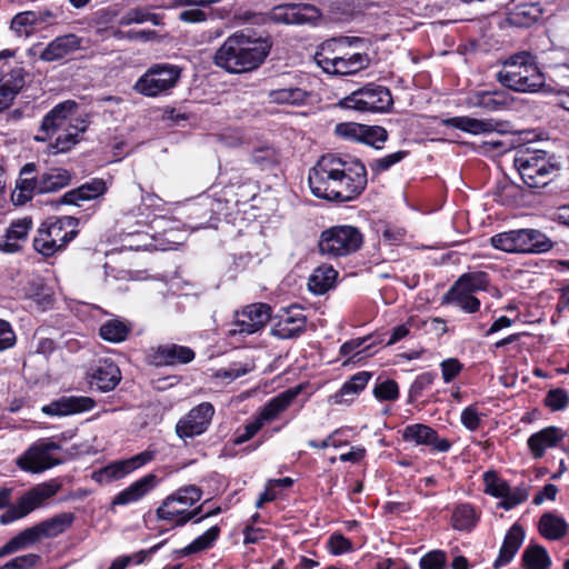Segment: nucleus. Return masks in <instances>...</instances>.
Here are the masks:
<instances>
[{
  "label": "nucleus",
  "mask_w": 569,
  "mask_h": 569,
  "mask_svg": "<svg viewBox=\"0 0 569 569\" xmlns=\"http://www.w3.org/2000/svg\"><path fill=\"white\" fill-rule=\"evenodd\" d=\"M309 187L313 196L338 202L355 199L367 186V170L358 159L322 156L309 171Z\"/></svg>",
  "instance_id": "f257e3e1"
},
{
  "label": "nucleus",
  "mask_w": 569,
  "mask_h": 569,
  "mask_svg": "<svg viewBox=\"0 0 569 569\" xmlns=\"http://www.w3.org/2000/svg\"><path fill=\"white\" fill-rule=\"evenodd\" d=\"M271 47L272 43L269 38L237 31L219 47L214 53L213 62L228 73L251 72L264 62Z\"/></svg>",
  "instance_id": "f03ea898"
},
{
  "label": "nucleus",
  "mask_w": 569,
  "mask_h": 569,
  "mask_svg": "<svg viewBox=\"0 0 569 569\" xmlns=\"http://www.w3.org/2000/svg\"><path fill=\"white\" fill-rule=\"evenodd\" d=\"M363 42L358 37L332 38L320 44L315 61L327 73L337 76L356 74L370 64L366 52L352 51Z\"/></svg>",
  "instance_id": "7ed1b4c3"
},
{
  "label": "nucleus",
  "mask_w": 569,
  "mask_h": 569,
  "mask_svg": "<svg viewBox=\"0 0 569 569\" xmlns=\"http://www.w3.org/2000/svg\"><path fill=\"white\" fill-rule=\"evenodd\" d=\"M496 79L502 87L516 92H536L545 84L543 73L535 57L527 51L506 59Z\"/></svg>",
  "instance_id": "20e7f679"
},
{
  "label": "nucleus",
  "mask_w": 569,
  "mask_h": 569,
  "mask_svg": "<svg viewBox=\"0 0 569 569\" xmlns=\"http://www.w3.org/2000/svg\"><path fill=\"white\" fill-rule=\"evenodd\" d=\"M78 219L64 216L49 219L38 229L33 239V248L43 257H51L66 249L68 243L78 234Z\"/></svg>",
  "instance_id": "39448f33"
},
{
  "label": "nucleus",
  "mask_w": 569,
  "mask_h": 569,
  "mask_svg": "<svg viewBox=\"0 0 569 569\" xmlns=\"http://www.w3.org/2000/svg\"><path fill=\"white\" fill-rule=\"evenodd\" d=\"M513 163L523 183L529 188L546 186L556 169L546 151L528 148L517 150Z\"/></svg>",
  "instance_id": "423d86ee"
},
{
  "label": "nucleus",
  "mask_w": 569,
  "mask_h": 569,
  "mask_svg": "<svg viewBox=\"0 0 569 569\" xmlns=\"http://www.w3.org/2000/svg\"><path fill=\"white\" fill-rule=\"evenodd\" d=\"M493 248L505 252H546L552 248L550 239L536 229H516L495 234Z\"/></svg>",
  "instance_id": "0eeeda50"
},
{
  "label": "nucleus",
  "mask_w": 569,
  "mask_h": 569,
  "mask_svg": "<svg viewBox=\"0 0 569 569\" xmlns=\"http://www.w3.org/2000/svg\"><path fill=\"white\" fill-rule=\"evenodd\" d=\"M362 242L363 236L358 228L341 224L323 230L319 237L318 248L322 256L338 258L356 252Z\"/></svg>",
  "instance_id": "6e6552de"
},
{
  "label": "nucleus",
  "mask_w": 569,
  "mask_h": 569,
  "mask_svg": "<svg viewBox=\"0 0 569 569\" xmlns=\"http://www.w3.org/2000/svg\"><path fill=\"white\" fill-rule=\"evenodd\" d=\"M181 69L176 64L158 63L150 67L133 84V90L144 97L154 98L176 87Z\"/></svg>",
  "instance_id": "1a4fd4ad"
},
{
  "label": "nucleus",
  "mask_w": 569,
  "mask_h": 569,
  "mask_svg": "<svg viewBox=\"0 0 569 569\" xmlns=\"http://www.w3.org/2000/svg\"><path fill=\"white\" fill-rule=\"evenodd\" d=\"M340 106L363 112H386L392 106V97L388 88L369 83L343 98Z\"/></svg>",
  "instance_id": "9d476101"
},
{
  "label": "nucleus",
  "mask_w": 569,
  "mask_h": 569,
  "mask_svg": "<svg viewBox=\"0 0 569 569\" xmlns=\"http://www.w3.org/2000/svg\"><path fill=\"white\" fill-rule=\"evenodd\" d=\"M58 450H60L58 443L44 439L39 440L16 459V465L22 471L41 473L62 462L60 458L53 455Z\"/></svg>",
  "instance_id": "9b49d317"
},
{
  "label": "nucleus",
  "mask_w": 569,
  "mask_h": 569,
  "mask_svg": "<svg viewBox=\"0 0 569 569\" xmlns=\"http://www.w3.org/2000/svg\"><path fill=\"white\" fill-rule=\"evenodd\" d=\"M60 488L61 483L54 479L34 486L1 516L0 521L6 525L23 518L32 510L39 508L47 499L53 497Z\"/></svg>",
  "instance_id": "f8f14e48"
},
{
  "label": "nucleus",
  "mask_w": 569,
  "mask_h": 569,
  "mask_svg": "<svg viewBox=\"0 0 569 569\" xmlns=\"http://www.w3.org/2000/svg\"><path fill=\"white\" fill-rule=\"evenodd\" d=\"M202 497V490L196 485L179 488L168 496L157 509V517L160 520L174 521L183 517L188 509L198 502Z\"/></svg>",
  "instance_id": "ddd939ff"
},
{
  "label": "nucleus",
  "mask_w": 569,
  "mask_h": 569,
  "mask_svg": "<svg viewBox=\"0 0 569 569\" xmlns=\"http://www.w3.org/2000/svg\"><path fill=\"white\" fill-rule=\"evenodd\" d=\"M156 452L152 450L142 451L131 458L113 461L92 472V480L99 485H108L120 480L132 471L146 466L152 461Z\"/></svg>",
  "instance_id": "4468645a"
},
{
  "label": "nucleus",
  "mask_w": 569,
  "mask_h": 569,
  "mask_svg": "<svg viewBox=\"0 0 569 569\" xmlns=\"http://www.w3.org/2000/svg\"><path fill=\"white\" fill-rule=\"evenodd\" d=\"M271 318V308L266 303H252L237 311L230 336H249L262 330Z\"/></svg>",
  "instance_id": "2eb2a0df"
},
{
  "label": "nucleus",
  "mask_w": 569,
  "mask_h": 569,
  "mask_svg": "<svg viewBox=\"0 0 569 569\" xmlns=\"http://www.w3.org/2000/svg\"><path fill=\"white\" fill-rule=\"evenodd\" d=\"M214 415L210 402H201L180 418L176 425L177 436L186 441L202 435L209 428Z\"/></svg>",
  "instance_id": "dca6fc26"
},
{
  "label": "nucleus",
  "mask_w": 569,
  "mask_h": 569,
  "mask_svg": "<svg viewBox=\"0 0 569 569\" xmlns=\"http://www.w3.org/2000/svg\"><path fill=\"white\" fill-rule=\"evenodd\" d=\"M77 107V103L72 100H66L57 104L43 117L36 140L47 141L62 131L67 126H70L72 121L78 122V119L73 117Z\"/></svg>",
  "instance_id": "f3484780"
},
{
  "label": "nucleus",
  "mask_w": 569,
  "mask_h": 569,
  "mask_svg": "<svg viewBox=\"0 0 569 569\" xmlns=\"http://www.w3.org/2000/svg\"><path fill=\"white\" fill-rule=\"evenodd\" d=\"M321 17L320 10L307 3H287L272 9L271 18L286 24L315 23Z\"/></svg>",
  "instance_id": "a211bd4d"
},
{
  "label": "nucleus",
  "mask_w": 569,
  "mask_h": 569,
  "mask_svg": "<svg viewBox=\"0 0 569 569\" xmlns=\"http://www.w3.org/2000/svg\"><path fill=\"white\" fill-rule=\"evenodd\" d=\"M513 104V98L503 90L476 91L466 98L468 108H480L486 112L508 110Z\"/></svg>",
  "instance_id": "6ab92c4d"
},
{
  "label": "nucleus",
  "mask_w": 569,
  "mask_h": 569,
  "mask_svg": "<svg viewBox=\"0 0 569 569\" xmlns=\"http://www.w3.org/2000/svg\"><path fill=\"white\" fill-rule=\"evenodd\" d=\"M402 439L418 446H430L438 452H447L451 447L449 440L439 438L435 429L422 423L407 426L402 431Z\"/></svg>",
  "instance_id": "aec40b11"
},
{
  "label": "nucleus",
  "mask_w": 569,
  "mask_h": 569,
  "mask_svg": "<svg viewBox=\"0 0 569 569\" xmlns=\"http://www.w3.org/2000/svg\"><path fill=\"white\" fill-rule=\"evenodd\" d=\"M94 407V400L86 396H63L47 406L42 407V412L49 416H69L91 410Z\"/></svg>",
  "instance_id": "412c9836"
},
{
  "label": "nucleus",
  "mask_w": 569,
  "mask_h": 569,
  "mask_svg": "<svg viewBox=\"0 0 569 569\" xmlns=\"http://www.w3.org/2000/svg\"><path fill=\"white\" fill-rule=\"evenodd\" d=\"M120 380V369L111 359H100L91 369L90 385L102 392L113 390Z\"/></svg>",
  "instance_id": "4be33fe9"
},
{
  "label": "nucleus",
  "mask_w": 569,
  "mask_h": 569,
  "mask_svg": "<svg viewBox=\"0 0 569 569\" xmlns=\"http://www.w3.org/2000/svg\"><path fill=\"white\" fill-rule=\"evenodd\" d=\"M158 482L159 480L154 473L143 476L117 493L111 501L112 507L126 506L139 501L153 490Z\"/></svg>",
  "instance_id": "5701e85b"
},
{
  "label": "nucleus",
  "mask_w": 569,
  "mask_h": 569,
  "mask_svg": "<svg viewBox=\"0 0 569 569\" xmlns=\"http://www.w3.org/2000/svg\"><path fill=\"white\" fill-rule=\"evenodd\" d=\"M442 123L470 134L502 132L501 127L503 126V123L493 119H476L468 116L448 118L442 120Z\"/></svg>",
  "instance_id": "b1692460"
},
{
  "label": "nucleus",
  "mask_w": 569,
  "mask_h": 569,
  "mask_svg": "<svg viewBox=\"0 0 569 569\" xmlns=\"http://www.w3.org/2000/svg\"><path fill=\"white\" fill-rule=\"evenodd\" d=\"M32 226L33 222L30 217L13 220L7 229L3 241L0 242V250L7 253L19 251L27 242Z\"/></svg>",
  "instance_id": "393cba45"
},
{
  "label": "nucleus",
  "mask_w": 569,
  "mask_h": 569,
  "mask_svg": "<svg viewBox=\"0 0 569 569\" xmlns=\"http://www.w3.org/2000/svg\"><path fill=\"white\" fill-rule=\"evenodd\" d=\"M36 172L34 163H27L20 171V177L12 193V199L18 204L29 201L33 194L40 192V176H33Z\"/></svg>",
  "instance_id": "a878e982"
},
{
  "label": "nucleus",
  "mask_w": 569,
  "mask_h": 569,
  "mask_svg": "<svg viewBox=\"0 0 569 569\" xmlns=\"http://www.w3.org/2000/svg\"><path fill=\"white\" fill-rule=\"evenodd\" d=\"M81 48V38L73 33L57 37L42 50L40 59L51 62L66 58Z\"/></svg>",
  "instance_id": "bb28decb"
},
{
  "label": "nucleus",
  "mask_w": 569,
  "mask_h": 569,
  "mask_svg": "<svg viewBox=\"0 0 569 569\" xmlns=\"http://www.w3.org/2000/svg\"><path fill=\"white\" fill-rule=\"evenodd\" d=\"M565 437L566 431L550 426L531 435L528 439V447L533 458L540 459L548 448L556 447Z\"/></svg>",
  "instance_id": "cd10ccee"
},
{
  "label": "nucleus",
  "mask_w": 569,
  "mask_h": 569,
  "mask_svg": "<svg viewBox=\"0 0 569 569\" xmlns=\"http://www.w3.org/2000/svg\"><path fill=\"white\" fill-rule=\"evenodd\" d=\"M194 359V351L186 346L163 345L159 346L153 353V362L157 366L186 365Z\"/></svg>",
  "instance_id": "c85d7f7f"
},
{
  "label": "nucleus",
  "mask_w": 569,
  "mask_h": 569,
  "mask_svg": "<svg viewBox=\"0 0 569 569\" xmlns=\"http://www.w3.org/2000/svg\"><path fill=\"white\" fill-rule=\"evenodd\" d=\"M307 318L300 308H291L282 315L272 329L274 336L290 339L299 336L306 329Z\"/></svg>",
  "instance_id": "c756f323"
},
{
  "label": "nucleus",
  "mask_w": 569,
  "mask_h": 569,
  "mask_svg": "<svg viewBox=\"0 0 569 569\" xmlns=\"http://www.w3.org/2000/svg\"><path fill=\"white\" fill-rule=\"evenodd\" d=\"M300 392V388L288 389L278 396L273 397L270 401H268L263 408L260 410L257 416V420L264 426L268 422H271L289 408V406L293 402L297 396Z\"/></svg>",
  "instance_id": "7c9ffc66"
},
{
  "label": "nucleus",
  "mask_w": 569,
  "mask_h": 569,
  "mask_svg": "<svg viewBox=\"0 0 569 569\" xmlns=\"http://www.w3.org/2000/svg\"><path fill=\"white\" fill-rule=\"evenodd\" d=\"M107 192V183L103 179L94 178L80 187L66 192L61 202L80 206L81 201L94 200Z\"/></svg>",
  "instance_id": "2f4dec72"
},
{
  "label": "nucleus",
  "mask_w": 569,
  "mask_h": 569,
  "mask_svg": "<svg viewBox=\"0 0 569 569\" xmlns=\"http://www.w3.org/2000/svg\"><path fill=\"white\" fill-rule=\"evenodd\" d=\"M523 538L525 531L522 527L518 523L512 525L506 533L499 555L493 562L495 569L507 566L513 559L522 545Z\"/></svg>",
  "instance_id": "473e14b6"
},
{
  "label": "nucleus",
  "mask_w": 569,
  "mask_h": 569,
  "mask_svg": "<svg viewBox=\"0 0 569 569\" xmlns=\"http://www.w3.org/2000/svg\"><path fill=\"white\" fill-rule=\"evenodd\" d=\"M542 16V8L539 3H521L513 7L506 18L511 27L528 28L536 23Z\"/></svg>",
  "instance_id": "72a5a7b5"
},
{
  "label": "nucleus",
  "mask_w": 569,
  "mask_h": 569,
  "mask_svg": "<svg viewBox=\"0 0 569 569\" xmlns=\"http://www.w3.org/2000/svg\"><path fill=\"white\" fill-rule=\"evenodd\" d=\"M473 293L466 287H458V282H455L443 296L442 301L443 303L455 305L466 312L473 313L480 308V300Z\"/></svg>",
  "instance_id": "f704fd0d"
},
{
  "label": "nucleus",
  "mask_w": 569,
  "mask_h": 569,
  "mask_svg": "<svg viewBox=\"0 0 569 569\" xmlns=\"http://www.w3.org/2000/svg\"><path fill=\"white\" fill-rule=\"evenodd\" d=\"M371 376L372 373L368 371L355 373L342 385L340 390L332 396L333 402L337 405L351 402L355 397L366 388Z\"/></svg>",
  "instance_id": "c9c22d12"
},
{
  "label": "nucleus",
  "mask_w": 569,
  "mask_h": 569,
  "mask_svg": "<svg viewBox=\"0 0 569 569\" xmlns=\"http://www.w3.org/2000/svg\"><path fill=\"white\" fill-rule=\"evenodd\" d=\"M309 93L299 87L281 86L268 91V100L277 104H296L300 106L307 102Z\"/></svg>",
  "instance_id": "e433bc0d"
},
{
  "label": "nucleus",
  "mask_w": 569,
  "mask_h": 569,
  "mask_svg": "<svg viewBox=\"0 0 569 569\" xmlns=\"http://www.w3.org/2000/svg\"><path fill=\"white\" fill-rule=\"evenodd\" d=\"M337 277V270L332 266L323 263L317 267L309 277V290L316 295H322L333 287Z\"/></svg>",
  "instance_id": "4c0bfd02"
},
{
  "label": "nucleus",
  "mask_w": 569,
  "mask_h": 569,
  "mask_svg": "<svg viewBox=\"0 0 569 569\" xmlns=\"http://www.w3.org/2000/svg\"><path fill=\"white\" fill-rule=\"evenodd\" d=\"M74 516L70 512L56 515L34 526L39 539L53 538L64 532L73 522Z\"/></svg>",
  "instance_id": "58836bf2"
},
{
  "label": "nucleus",
  "mask_w": 569,
  "mask_h": 569,
  "mask_svg": "<svg viewBox=\"0 0 569 569\" xmlns=\"http://www.w3.org/2000/svg\"><path fill=\"white\" fill-rule=\"evenodd\" d=\"M568 523L551 512L543 513L539 520V532L549 540H559L566 536Z\"/></svg>",
  "instance_id": "ea45409f"
},
{
  "label": "nucleus",
  "mask_w": 569,
  "mask_h": 569,
  "mask_svg": "<svg viewBox=\"0 0 569 569\" xmlns=\"http://www.w3.org/2000/svg\"><path fill=\"white\" fill-rule=\"evenodd\" d=\"M71 181V174L62 168H52L40 174V192H53L67 187Z\"/></svg>",
  "instance_id": "a19ab883"
},
{
  "label": "nucleus",
  "mask_w": 569,
  "mask_h": 569,
  "mask_svg": "<svg viewBox=\"0 0 569 569\" xmlns=\"http://www.w3.org/2000/svg\"><path fill=\"white\" fill-rule=\"evenodd\" d=\"M72 121L70 126H67L62 131L56 134V141L51 146L56 152L69 151L77 142L80 132H83L86 127L83 122Z\"/></svg>",
  "instance_id": "79ce46f5"
},
{
  "label": "nucleus",
  "mask_w": 569,
  "mask_h": 569,
  "mask_svg": "<svg viewBox=\"0 0 569 569\" xmlns=\"http://www.w3.org/2000/svg\"><path fill=\"white\" fill-rule=\"evenodd\" d=\"M131 327L120 319H110L101 325L99 329L100 337L109 342L119 343L127 339Z\"/></svg>",
  "instance_id": "37998d69"
},
{
  "label": "nucleus",
  "mask_w": 569,
  "mask_h": 569,
  "mask_svg": "<svg viewBox=\"0 0 569 569\" xmlns=\"http://www.w3.org/2000/svg\"><path fill=\"white\" fill-rule=\"evenodd\" d=\"M220 536V528L218 526H213L209 528L204 533L197 537L187 547L177 551L180 557H186L192 553H198L203 550L210 549L216 540Z\"/></svg>",
  "instance_id": "c03bdc74"
},
{
  "label": "nucleus",
  "mask_w": 569,
  "mask_h": 569,
  "mask_svg": "<svg viewBox=\"0 0 569 569\" xmlns=\"http://www.w3.org/2000/svg\"><path fill=\"white\" fill-rule=\"evenodd\" d=\"M522 565L526 569H548L551 559L543 547L531 545L522 553Z\"/></svg>",
  "instance_id": "a18cd8bd"
},
{
  "label": "nucleus",
  "mask_w": 569,
  "mask_h": 569,
  "mask_svg": "<svg viewBox=\"0 0 569 569\" xmlns=\"http://www.w3.org/2000/svg\"><path fill=\"white\" fill-rule=\"evenodd\" d=\"M478 517L469 503L458 505L451 517L452 527L460 531H470L477 523Z\"/></svg>",
  "instance_id": "49530a36"
},
{
  "label": "nucleus",
  "mask_w": 569,
  "mask_h": 569,
  "mask_svg": "<svg viewBox=\"0 0 569 569\" xmlns=\"http://www.w3.org/2000/svg\"><path fill=\"white\" fill-rule=\"evenodd\" d=\"M150 22L153 26L161 24V17L154 12L149 11L144 8H133L128 10L120 19L119 24L122 27L130 26L132 23H144Z\"/></svg>",
  "instance_id": "de8ad7c7"
},
{
  "label": "nucleus",
  "mask_w": 569,
  "mask_h": 569,
  "mask_svg": "<svg viewBox=\"0 0 569 569\" xmlns=\"http://www.w3.org/2000/svg\"><path fill=\"white\" fill-rule=\"evenodd\" d=\"M458 287H466L472 292L487 291L489 287V276L483 271H472L461 274L457 281Z\"/></svg>",
  "instance_id": "09e8293b"
},
{
  "label": "nucleus",
  "mask_w": 569,
  "mask_h": 569,
  "mask_svg": "<svg viewBox=\"0 0 569 569\" xmlns=\"http://www.w3.org/2000/svg\"><path fill=\"white\" fill-rule=\"evenodd\" d=\"M34 19L33 11L19 12L12 18L10 29L19 37H29L37 27Z\"/></svg>",
  "instance_id": "8fccbe9b"
},
{
  "label": "nucleus",
  "mask_w": 569,
  "mask_h": 569,
  "mask_svg": "<svg viewBox=\"0 0 569 569\" xmlns=\"http://www.w3.org/2000/svg\"><path fill=\"white\" fill-rule=\"evenodd\" d=\"M26 74L23 68L16 67L2 77L0 87L16 97L26 83Z\"/></svg>",
  "instance_id": "3c124183"
},
{
  "label": "nucleus",
  "mask_w": 569,
  "mask_h": 569,
  "mask_svg": "<svg viewBox=\"0 0 569 569\" xmlns=\"http://www.w3.org/2000/svg\"><path fill=\"white\" fill-rule=\"evenodd\" d=\"M388 140V132L380 126L363 124L361 143L368 144L376 149H381L382 144Z\"/></svg>",
  "instance_id": "603ef678"
},
{
  "label": "nucleus",
  "mask_w": 569,
  "mask_h": 569,
  "mask_svg": "<svg viewBox=\"0 0 569 569\" xmlns=\"http://www.w3.org/2000/svg\"><path fill=\"white\" fill-rule=\"evenodd\" d=\"M39 539L38 532L33 527L27 528L23 531H21L16 537L11 538L6 545L7 549H9L10 553L17 552L21 549L27 548L28 546L33 545Z\"/></svg>",
  "instance_id": "864d4df0"
},
{
  "label": "nucleus",
  "mask_w": 569,
  "mask_h": 569,
  "mask_svg": "<svg viewBox=\"0 0 569 569\" xmlns=\"http://www.w3.org/2000/svg\"><path fill=\"white\" fill-rule=\"evenodd\" d=\"M529 497V492L525 486H517L511 488L507 486L506 495L502 496V500L499 502V507L510 510L516 506L525 502Z\"/></svg>",
  "instance_id": "5fc2aeb1"
},
{
  "label": "nucleus",
  "mask_w": 569,
  "mask_h": 569,
  "mask_svg": "<svg viewBox=\"0 0 569 569\" xmlns=\"http://www.w3.org/2000/svg\"><path fill=\"white\" fill-rule=\"evenodd\" d=\"M408 156V151H397L390 154H387L379 159H373L369 162V167L371 171L376 174H379L383 171L389 170L392 166L399 163Z\"/></svg>",
  "instance_id": "6e6d98bb"
},
{
  "label": "nucleus",
  "mask_w": 569,
  "mask_h": 569,
  "mask_svg": "<svg viewBox=\"0 0 569 569\" xmlns=\"http://www.w3.org/2000/svg\"><path fill=\"white\" fill-rule=\"evenodd\" d=\"M483 482L486 493L496 498H502L506 495L508 482L498 477L495 471H486Z\"/></svg>",
  "instance_id": "4d7b16f0"
},
{
  "label": "nucleus",
  "mask_w": 569,
  "mask_h": 569,
  "mask_svg": "<svg viewBox=\"0 0 569 569\" xmlns=\"http://www.w3.org/2000/svg\"><path fill=\"white\" fill-rule=\"evenodd\" d=\"M252 162L260 166L261 168H268L276 164L279 161V153L270 146H263L253 150Z\"/></svg>",
  "instance_id": "13d9d810"
},
{
  "label": "nucleus",
  "mask_w": 569,
  "mask_h": 569,
  "mask_svg": "<svg viewBox=\"0 0 569 569\" xmlns=\"http://www.w3.org/2000/svg\"><path fill=\"white\" fill-rule=\"evenodd\" d=\"M373 395L381 401H395L399 398V387L395 380H385L376 385Z\"/></svg>",
  "instance_id": "bf43d9fd"
},
{
  "label": "nucleus",
  "mask_w": 569,
  "mask_h": 569,
  "mask_svg": "<svg viewBox=\"0 0 569 569\" xmlns=\"http://www.w3.org/2000/svg\"><path fill=\"white\" fill-rule=\"evenodd\" d=\"M363 124L357 122H342L338 123L335 132L338 137L360 142Z\"/></svg>",
  "instance_id": "052dcab7"
},
{
  "label": "nucleus",
  "mask_w": 569,
  "mask_h": 569,
  "mask_svg": "<svg viewBox=\"0 0 569 569\" xmlns=\"http://www.w3.org/2000/svg\"><path fill=\"white\" fill-rule=\"evenodd\" d=\"M569 401L568 393L561 388L551 389L545 398V405L553 411L562 410Z\"/></svg>",
  "instance_id": "680f3d73"
},
{
  "label": "nucleus",
  "mask_w": 569,
  "mask_h": 569,
  "mask_svg": "<svg viewBox=\"0 0 569 569\" xmlns=\"http://www.w3.org/2000/svg\"><path fill=\"white\" fill-rule=\"evenodd\" d=\"M441 376L446 383L456 379L463 370V365L457 358H448L440 363Z\"/></svg>",
  "instance_id": "e2e57ef3"
},
{
  "label": "nucleus",
  "mask_w": 569,
  "mask_h": 569,
  "mask_svg": "<svg viewBox=\"0 0 569 569\" xmlns=\"http://www.w3.org/2000/svg\"><path fill=\"white\" fill-rule=\"evenodd\" d=\"M436 379V375L432 372H423L419 375L410 387V397L418 398L422 392L431 387Z\"/></svg>",
  "instance_id": "0e129e2a"
},
{
  "label": "nucleus",
  "mask_w": 569,
  "mask_h": 569,
  "mask_svg": "<svg viewBox=\"0 0 569 569\" xmlns=\"http://www.w3.org/2000/svg\"><path fill=\"white\" fill-rule=\"evenodd\" d=\"M328 547L333 555H342L352 550L351 541L341 533L331 535Z\"/></svg>",
  "instance_id": "69168bd1"
},
{
  "label": "nucleus",
  "mask_w": 569,
  "mask_h": 569,
  "mask_svg": "<svg viewBox=\"0 0 569 569\" xmlns=\"http://www.w3.org/2000/svg\"><path fill=\"white\" fill-rule=\"evenodd\" d=\"M445 563L446 555L439 550L428 552L420 559L421 569H442Z\"/></svg>",
  "instance_id": "338daca9"
},
{
  "label": "nucleus",
  "mask_w": 569,
  "mask_h": 569,
  "mask_svg": "<svg viewBox=\"0 0 569 569\" xmlns=\"http://www.w3.org/2000/svg\"><path fill=\"white\" fill-rule=\"evenodd\" d=\"M460 420L465 428L475 431L480 426L481 415L476 407L469 406L462 410Z\"/></svg>",
  "instance_id": "774afa93"
}]
</instances>
